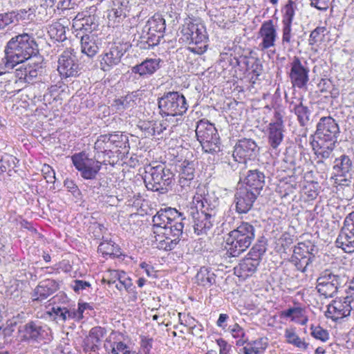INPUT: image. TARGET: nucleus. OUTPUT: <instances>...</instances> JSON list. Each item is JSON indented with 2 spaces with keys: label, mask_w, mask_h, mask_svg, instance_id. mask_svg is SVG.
Segmentation results:
<instances>
[{
  "label": "nucleus",
  "mask_w": 354,
  "mask_h": 354,
  "mask_svg": "<svg viewBox=\"0 0 354 354\" xmlns=\"http://www.w3.org/2000/svg\"><path fill=\"white\" fill-rule=\"evenodd\" d=\"M4 57L0 62V75H6L19 64L39 57L38 45L32 35L23 33L12 37L4 48Z\"/></svg>",
  "instance_id": "obj_1"
},
{
  "label": "nucleus",
  "mask_w": 354,
  "mask_h": 354,
  "mask_svg": "<svg viewBox=\"0 0 354 354\" xmlns=\"http://www.w3.org/2000/svg\"><path fill=\"white\" fill-rule=\"evenodd\" d=\"M193 203L195 207H191L188 214L193 220L194 232L198 235L206 234L213 226L218 201L216 199L211 201L210 196L205 194V191L198 188L193 198Z\"/></svg>",
  "instance_id": "obj_2"
},
{
  "label": "nucleus",
  "mask_w": 354,
  "mask_h": 354,
  "mask_svg": "<svg viewBox=\"0 0 354 354\" xmlns=\"http://www.w3.org/2000/svg\"><path fill=\"white\" fill-rule=\"evenodd\" d=\"M339 134V128L335 120L330 116L322 117L317 124L313 149L317 158L328 159L330 157Z\"/></svg>",
  "instance_id": "obj_3"
},
{
  "label": "nucleus",
  "mask_w": 354,
  "mask_h": 354,
  "mask_svg": "<svg viewBox=\"0 0 354 354\" xmlns=\"http://www.w3.org/2000/svg\"><path fill=\"white\" fill-rule=\"evenodd\" d=\"M181 39L189 45L188 49L195 54L202 55L207 49L208 35L205 25L197 19H186L180 27Z\"/></svg>",
  "instance_id": "obj_4"
},
{
  "label": "nucleus",
  "mask_w": 354,
  "mask_h": 354,
  "mask_svg": "<svg viewBox=\"0 0 354 354\" xmlns=\"http://www.w3.org/2000/svg\"><path fill=\"white\" fill-rule=\"evenodd\" d=\"M254 237V227L248 222H242L229 233L227 253L231 257H238L250 246Z\"/></svg>",
  "instance_id": "obj_5"
},
{
  "label": "nucleus",
  "mask_w": 354,
  "mask_h": 354,
  "mask_svg": "<svg viewBox=\"0 0 354 354\" xmlns=\"http://www.w3.org/2000/svg\"><path fill=\"white\" fill-rule=\"evenodd\" d=\"M346 296L336 298L327 306L326 316L334 321L354 316V278L348 283Z\"/></svg>",
  "instance_id": "obj_6"
},
{
  "label": "nucleus",
  "mask_w": 354,
  "mask_h": 354,
  "mask_svg": "<svg viewBox=\"0 0 354 354\" xmlns=\"http://www.w3.org/2000/svg\"><path fill=\"white\" fill-rule=\"evenodd\" d=\"M173 176L172 172L162 165L148 166L145 168L144 182L149 190L163 192L171 184Z\"/></svg>",
  "instance_id": "obj_7"
},
{
  "label": "nucleus",
  "mask_w": 354,
  "mask_h": 354,
  "mask_svg": "<svg viewBox=\"0 0 354 354\" xmlns=\"http://www.w3.org/2000/svg\"><path fill=\"white\" fill-rule=\"evenodd\" d=\"M196 136L206 153H216L221 150L220 138L214 125L207 120H201L196 128Z\"/></svg>",
  "instance_id": "obj_8"
},
{
  "label": "nucleus",
  "mask_w": 354,
  "mask_h": 354,
  "mask_svg": "<svg viewBox=\"0 0 354 354\" xmlns=\"http://www.w3.org/2000/svg\"><path fill=\"white\" fill-rule=\"evenodd\" d=\"M188 107L185 97L177 91L168 92L158 99V108L162 115L181 116Z\"/></svg>",
  "instance_id": "obj_9"
},
{
  "label": "nucleus",
  "mask_w": 354,
  "mask_h": 354,
  "mask_svg": "<svg viewBox=\"0 0 354 354\" xmlns=\"http://www.w3.org/2000/svg\"><path fill=\"white\" fill-rule=\"evenodd\" d=\"M19 333L21 341L28 343L47 342L53 339L50 328L38 321H30L21 326Z\"/></svg>",
  "instance_id": "obj_10"
},
{
  "label": "nucleus",
  "mask_w": 354,
  "mask_h": 354,
  "mask_svg": "<svg viewBox=\"0 0 354 354\" xmlns=\"http://www.w3.org/2000/svg\"><path fill=\"white\" fill-rule=\"evenodd\" d=\"M278 38L277 26L273 20L263 21L257 33L258 49L262 52L274 54Z\"/></svg>",
  "instance_id": "obj_11"
},
{
  "label": "nucleus",
  "mask_w": 354,
  "mask_h": 354,
  "mask_svg": "<svg viewBox=\"0 0 354 354\" xmlns=\"http://www.w3.org/2000/svg\"><path fill=\"white\" fill-rule=\"evenodd\" d=\"M345 282V277L335 274L330 270L321 272L317 280V292L325 298L333 297Z\"/></svg>",
  "instance_id": "obj_12"
},
{
  "label": "nucleus",
  "mask_w": 354,
  "mask_h": 354,
  "mask_svg": "<svg viewBox=\"0 0 354 354\" xmlns=\"http://www.w3.org/2000/svg\"><path fill=\"white\" fill-rule=\"evenodd\" d=\"M315 248V245L310 241L298 243L295 246L290 261L297 270L302 272L307 271L314 260Z\"/></svg>",
  "instance_id": "obj_13"
},
{
  "label": "nucleus",
  "mask_w": 354,
  "mask_h": 354,
  "mask_svg": "<svg viewBox=\"0 0 354 354\" xmlns=\"http://www.w3.org/2000/svg\"><path fill=\"white\" fill-rule=\"evenodd\" d=\"M71 159L75 168L80 171L82 177L85 179L95 178L100 169V165L103 163L102 160L96 158V156L94 158H91L85 151L75 153Z\"/></svg>",
  "instance_id": "obj_14"
},
{
  "label": "nucleus",
  "mask_w": 354,
  "mask_h": 354,
  "mask_svg": "<svg viewBox=\"0 0 354 354\" xmlns=\"http://www.w3.org/2000/svg\"><path fill=\"white\" fill-rule=\"evenodd\" d=\"M183 227V223H177L170 229H166L165 232L153 233V245L159 250L165 251L174 250L180 241Z\"/></svg>",
  "instance_id": "obj_15"
},
{
  "label": "nucleus",
  "mask_w": 354,
  "mask_h": 354,
  "mask_svg": "<svg viewBox=\"0 0 354 354\" xmlns=\"http://www.w3.org/2000/svg\"><path fill=\"white\" fill-rule=\"evenodd\" d=\"M182 214L176 209L168 207L160 209L153 216V233L165 232L166 229H170L176 223H183Z\"/></svg>",
  "instance_id": "obj_16"
},
{
  "label": "nucleus",
  "mask_w": 354,
  "mask_h": 354,
  "mask_svg": "<svg viewBox=\"0 0 354 354\" xmlns=\"http://www.w3.org/2000/svg\"><path fill=\"white\" fill-rule=\"evenodd\" d=\"M259 153V147L256 142L250 138L239 140L234 146L233 157L239 162L254 160Z\"/></svg>",
  "instance_id": "obj_17"
},
{
  "label": "nucleus",
  "mask_w": 354,
  "mask_h": 354,
  "mask_svg": "<svg viewBox=\"0 0 354 354\" xmlns=\"http://www.w3.org/2000/svg\"><path fill=\"white\" fill-rule=\"evenodd\" d=\"M80 70L76 55L73 49L64 50L58 59L57 71L62 77H76Z\"/></svg>",
  "instance_id": "obj_18"
},
{
  "label": "nucleus",
  "mask_w": 354,
  "mask_h": 354,
  "mask_svg": "<svg viewBox=\"0 0 354 354\" xmlns=\"http://www.w3.org/2000/svg\"><path fill=\"white\" fill-rule=\"evenodd\" d=\"M305 61H301L298 57H294L290 64L289 77L294 87L303 88L309 80V68Z\"/></svg>",
  "instance_id": "obj_19"
},
{
  "label": "nucleus",
  "mask_w": 354,
  "mask_h": 354,
  "mask_svg": "<svg viewBox=\"0 0 354 354\" xmlns=\"http://www.w3.org/2000/svg\"><path fill=\"white\" fill-rule=\"evenodd\" d=\"M274 122H271L268 127V142L272 150H277L283 140L284 125L282 116L275 112Z\"/></svg>",
  "instance_id": "obj_20"
},
{
  "label": "nucleus",
  "mask_w": 354,
  "mask_h": 354,
  "mask_svg": "<svg viewBox=\"0 0 354 354\" xmlns=\"http://www.w3.org/2000/svg\"><path fill=\"white\" fill-rule=\"evenodd\" d=\"M263 251L258 250L255 252V248H252V250L248 254V257L243 259L239 267L235 268L236 272L239 273V276L247 277L252 275L257 270L259 265V260Z\"/></svg>",
  "instance_id": "obj_21"
},
{
  "label": "nucleus",
  "mask_w": 354,
  "mask_h": 354,
  "mask_svg": "<svg viewBox=\"0 0 354 354\" xmlns=\"http://www.w3.org/2000/svg\"><path fill=\"white\" fill-rule=\"evenodd\" d=\"M259 194L239 187L234 196L236 211L239 214L247 213L252 207Z\"/></svg>",
  "instance_id": "obj_22"
},
{
  "label": "nucleus",
  "mask_w": 354,
  "mask_h": 354,
  "mask_svg": "<svg viewBox=\"0 0 354 354\" xmlns=\"http://www.w3.org/2000/svg\"><path fill=\"white\" fill-rule=\"evenodd\" d=\"M243 182L241 187L259 195L265 185V175L258 169L248 170Z\"/></svg>",
  "instance_id": "obj_23"
},
{
  "label": "nucleus",
  "mask_w": 354,
  "mask_h": 354,
  "mask_svg": "<svg viewBox=\"0 0 354 354\" xmlns=\"http://www.w3.org/2000/svg\"><path fill=\"white\" fill-rule=\"evenodd\" d=\"M59 289V284L52 279H47L39 283L32 295L33 301H42Z\"/></svg>",
  "instance_id": "obj_24"
},
{
  "label": "nucleus",
  "mask_w": 354,
  "mask_h": 354,
  "mask_svg": "<svg viewBox=\"0 0 354 354\" xmlns=\"http://www.w3.org/2000/svg\"><path fill=\"white\" fill-rule=\"evenodd\" d=\"M95 149L97 150L96 158L102 160L103 164H111V134H104L98 137L95 142Z\"/></svg>",
  "instance_id": "obj_25"
},
{
  "label": "nucleus",
  "mask_w": 354,
  "mask_h": 354,
  "mask_svg": "<svg viewBox=\"0 0 354 354\" xmlns=\"http://www.w3.org/2000/svg\"><path fill=\"white\" fill-rule=\"evenodd\" d=\"M98 26V22L95 15L78 14L73 21V28L75 31L91 32Z\"/></svg>",
  "instance_id": "obj_26"
},
{
  "label": "nucleus",
  "mask_w": 354,
  "mask_h": 354,
  "mask_svg": "<svg viewBox=\"0 0 354 354\" xmlns=\"http://www.w3.org/2000/svg\"><path fill=\"white\" fill-rule=\"evenodd\" d=\"M104 330L101 327L93 328L88 336L83 341V348L85 352L100 350L101 339L103 337Z\"/></svg>",
  "instance_id": "obj_27"
},
{
  "label": "nucleus",
  "mask_w": 354,
  "mask_h": 354,
  "mask_svg": "<svg viewBox=\"0 0 354 354\" xmlns=\"http://www.w3.org/2000/svg\"><path fill=\"white\" fill-rule=\"evenodd\" d=\"M27 64H24L25 66L24 77L27 84H30L38 75L43 73L44 62L41 57H35L28 60Z\"/></svg>",
  "instance_id": "obj_28"
},
{
  "label": "nucleus",
  "mask_w": 354,
  "mask_h": 354,
  "mask_svg": "<svg viewBox=\"0 0 354 354\" xmlns=\"http://www.w3.org/2000/svg\"><path fill=\"white\" fill-rule=\"evenodd\" d=\"M160 59L150 58L146 59L140 64H137L133 67L132 71L138 73L144 77H148L155 73L160 67Z\"/></svg>",
  "instance_id": "obj_29"
},
{
  "label": "nucleus",
  "mask_w": 354,
  "mask_h": 354,
  "mask_svg": "<svg viewBox=\"0 0 354 354\" xmlns=\"http://www.w3.org/2000/svg\"><path fill=\"white\" fill-rule=\"evenodd\" d=\"M279 317L283 319H290L291 322H295L300 325H306L308 322V317L306 315L305 308L297 306L282 310Z\"/></svg>",
  "instance_id": "obj_30"
},
{
  "label": "nucleus",
  "mask_w": 354,
  "mask_h": 354,
  "mask_svg": "<svg viewBox=\"0 0 354 354\" xmlns=\"http://www.w3.org/2000/svg\"><path fill=\"white\" fill-rule=\"evenodd\" d=\"M336 245L344 252L351 254L354 252V232L341 229L336 239Z\"/></svg>",
  "instance_id": "obj_31"
},
{
  "label": "nucleus",
  "mask_w": 354,
  "mask_h": 354,
  "mask_svg": "<svg viewBox=\"0 0 354 354\" xmlns=\"http://www.w3.org/2000/svg\"><path fill=\"white\" fill-rule=\"evenodd\" d=\"M268 346V339L260 337L246 342V345L241 351L243 354H263Z\"/></svg>",
  "instance_id": "obj_32"
},
{
  "label": "nucleus",
  "mask_w": 354,
  "mask_h": 354,
  "mask_svg": "<svg viewBox=\"0 0 354 354\" xmlns=\"http://www.w3.org/2000/svg\"><path fill=\"white\" fill-rule=\"evenodd\" d=\"M129 142L127 137L121 138L120 140H113L112 135V158H116L115 162L123 160L129 153Z\"/></svg>",
  "instance_id": "obj_33"
},
{
  "label": "nucleus",
  "mask_w": 354,
  "mask_h": 354,
  "mask_svg": "<svg viewBox=\"0 0 354 354\" xmlns=\"http://www.w3.org/2000/svg\"><path fill=\"white\" fill-rule=\"evenodd\" d=\"M46 314L56 322H64L68 319L75 318V313L71 311V309L59 305L53 306L50 310L46 312Z\"/></svg>",
  "instance_id": "obj_34"
},
{
  "label": "nucleus",
  "mask_w": 354,
  "mask_h": 354,
  "mask_svg": "<svg viewBox=\"0 0 354 354\" xmlns=\"http://www.w3.org/2000/svg\"><path fill=\"white\" fill-rule=\"evenodd\" d=\"M146 28H147L148 30V39H150L151 37H155L156 33L160 34V35L158 36L157 42H158L160 38L162 36V33L165 30V21L160 16H154L147 21Z\"/></svg>",
  "instance_id": "obj_35"
},
{
  "label": "nucleus",
  "mask_w": 354,
  "mask_h": 354,
  "mask_svg": "<svg viewBox=\"0 0 354 354\" xmlns=\"http://www.w3.org/2000/svg\"><path fill=\"white\" fill-rule=\"evenodd\" d=\"M81 51L89 57H93L98 50L94 35H83L80 36Z\"/></svg>",
  "instance_id": "obj_36"
},
{
  "label": "nucleus",
  "mask_w": 354,
  "mask_h": 354,
  "mask_svg": "<svg viewBox=\"0 0 354 354\" xmlns=\"http://www.w3.org/2000/svg\"><path fill=\"white\" fill-rule=\"evenodd\" d=\"M196 283L204 287H210L216 283V275L207 267H201L196 275Z\"/></svg>",
  "instance_id": "obj_37"
},
{
  "label": "nucleus",
  "mask_w": 354,
  "mask_h": 354,
  "mask_svg": "<svg viewBox=\"0 0 354 354\" xmlns=\"http://www.w3.org/2000/svg\"><path fill=\"white\" fill-rule=\"evenodd\" d=\"M351 167L352 162L348 156L342 155L334 161L333 170L336 176H346Z\"/></svg>",
  "instance_id": "obj_38"
},
{
  "label": "nucleus",
  "mask_w": 354,
  "mask_h": 354,
  "mask_svg": "<svg viewBox=\"0 0 354 354\" xmlns=\"http://www.w3.org/2000/svg\"><path fill=\"white\" fill-rule=\"evenodd\" d=\"M48 32L51 39L57 41H64L67 39L66 26L59 21L53 22L50 25Z\"/></svg>",
  "instance_id": "obj_39"
},
{
  "label": "nucleus",
  "mask_w": 354,
  "mask_h": 354,
  "mask_svg": "<svg viewBox=\"0 0 354 354\" xmlns=\"http://www.w3.org/2000/svg\"><path fill=\"white\" fill-rule=\"evenodd\" d=\"M290 109L297 116V120L301 126H305L310 120V111L309 109L304 106L301 102L298 104H291Z\"/></svg>",
  "instance_id": "obj_40"
},
{
  "label": "nucleus",
  "mask_w": 354,
  "mask_h": 354,
  "mask_svg": "<svg viewBox=\"0 0 354 354\" xmlns=\"http://www.w3.org/2000/svg\"><path fill=\"white\" fill-rule=\"evenodd\" d=\"M25 70V66H22L21 65L19 68H16L13 73H10L9 71H8V72L6 73L12 76L10 81H13L15 84L17 85V87H21L17 88V92L20 91L21 89L25 87L27 84L26 78L24 77Z\"/></svg>",
  "instance_id": "obj_41"
},
{
  "label": "nucleus",
  "mask_w": 354,
  "mask_h": 354,
  "mask_svg": "<svg viewBox=\"0 0 354 354\" xmlns=\"http://www.w3.org/2000/svg\"><path fill=\"white\" fill-rule=\"evenodd\" d=\"M284 337L288 344L304 350L308 348V344L304 339H301L293 329L286 328Z\"/></svg>",
  "instance_id": "obj_42"
},
{
  "label": "nucleus",
  "mask_w": 354,
  "mask_h": 354,
  "mask_svg": "<svg viewBox=\"0 0 354 354\" xmlns=\"http://www.w3.org/2000/svg\"><path fill=\"white\" fill-rule=\"evenodd\" d=\"M17 159L12 155L5 153L0 156V174L10 172L16 166Z\"/></svg>",
  "instance_id": "obj_43"
},
{
  "label": "nucleus",
  "mask_w": 354,
  "mask_h": 354,
  "mask_svg": "<svg viewBox=\"0 0 354 354\" xmlns=\"http://www.w3.org/2000/svg\"><path fill=\"white\" fill-rule=\"evenodd\" d=\"M298 185L296 178L294 176H290L286 180L280 183L279 189L281 193L283 192V196H286L290 194H293L297 189Z\"/></svg>",
  "instance_id": "obj_44"
},
{
  "label": "nucleus",
  "mask_w": 354,
  "mask_h": 354,
  "mask_svg": "<svg viewBox=\"0 0 354 354\" xmlns=\"http://www.w3.org/2000/svg\"><path fill=\"white\" fill-rule=\"evenodd\" d=\"M136 104L135 95L133 94H128L120 99L115 100L112 106H115L118 111H123L124 109L133 107Z\"/></svg>",
  "instance_id": "obj_45"
},
{
  "label": "nucleus",
  "mask_w": 354,
  "mask_h": 354,
  "mask_svg": "<svg viewBox=\"0 0 354 354\" xmlns=\"http://www.w3.org/2000/svg\"><path fill=\"white\" fill-rule=\"evenodd\" d=\"M282 24H292L295 15V3L292 0H288L283 8Z\"/></svg>",
  "instance_id": "obj_46"
},
{
  "label": "nucleus",
  "mask_w": 354,
  "mask_h": 354,
  "mask_svg": "<svg viewBox=\"0 0 354 354\" xmlns=\"http://www.w3.org/2000/svg\"><path fill=\"white\" fill-rule=\"evenodd\" d=\"M292 24H282L281 44L285 47H290L292 44L293 34L292 32Z\"/></svg>",
  "instance_id": "obj_47"
},
{
  "label": "nucleus",
  "mask_w": 354,
  "mask_h": 354,
  "mask_svg": "<svg viewBox=\"0 0 354 354\" xmlns=\"http://www.w3.org/2000/svg\"><path fill=\"white\" fill-rule=\"evenodd\" d=\"M15 25L20 21L29 20L30 16L32 14L31 8L11 10Z\"/></svg>",
  "instance_id": "obj_48"
},
{
  "label": "nucleus",
  "mask_w": 354,
  "mask_h": 354,
  "mask_svg": "<svg viewBox=\"0 0 354 354\" xmlns=\"http://www.w3.org/2000/svg\"><path fill=\"white\" fill-rule=\"evenodd\" d=\"M245 63L247 65V71L249 74H251V80L254 82L261 74L262 65L259 64L258 61H253L251 63L250 61H247Z\"/></svg>",
  "instance_id": "obj_49"
},
{
  "label": "nucleus",
  "mask_w": 354,
  "mask_h": 354,
  "mask_svg": "<svg viewBox=\"0 0 354 354\" xmlns=\"http://www.w3.org/2000/svg\"><path fill=\"white\" fill-rule=\"evenodd\" d=\"M310 334L311 335L322 342H326L329 339V333L328 330L324 329L319 326H313L312 325L310 327Z\"/></svg>",
  "instance_id": "obj_50"
},
{
  "label": "nucleus",
  "mask_w": 354,
  "mask_h": 354,
  "mask_svg": "<svg viewBox=\"0 0 354 354\" xmlns=\"http://www.w3.org/2000/svg\"><path fill=\"white\" fill-rule=\"evenodd\" d=\"M179 175L186 176L187 178H194V167L192 162L187 160L183 161L180 165Z\"/></svg>",
  "instance_id": "obj_51"
},
{
  "label": "nucleus",
  "mask_w": 354,
  "mask_h": 354,
  "mask_svg": "<svg viewBox=\"0 0 354 354\" xmlns=\"http://www.w3.org/2000/svg\"><path fill=\"white\" fill-rule=\"evenodd\" d=\"M326 31V28L324 26L317 27L315 30H313L309 37L308 42L309 45H314L322 40L324 37V32Z\"/></svg>",
  "instance_id": "obj_52"
},
{
  "label": "nucleus",
  "mask_w": 354,
  "mask_h": 354,
  "mask_svg": "<svg viewBox=\"0 0 354 354\" xmlns=\"http://www.w3.org/2000/svg\"><path fill=\"white\" fill-rule=\"evenodd\" d=\"M113 279L117 281L122 282L124 286H132L131 279L123 271L112 270V279Z\"/></svg>",
  "instance_id": "obj_53"
},
{
  "label": "nucleus",
  "mask_w": 354,
  "mask_h": 354,
  "mask_svg": "<svg viewBox=\"0 0 354 354\" xmlns=\"http://www.w3.org/2000/svg\"><path fill=\"white\" fill-rule=\"evenodd\" d=\"M296 156L297 152L294 148L289 147L286 149V152L284 153L283 161L290 165V167L294 169L296 165Z\"/></svg>",
  "instance_id": "obj_54"
},
{
  "label": "nucleus",
  "mask_w": 354,
  "mask_h": 354,
  "mask_svg": "<svg viewBox=\"0 0 354 354\" xmlns=\"http://www.w3.org/2000/svg\"><path fill=\"white\" fill-rule=\"evenodd\" d=\"M114 46H112V56L113 55V50L116 52V58L115 59H118L120 58L124 53L127 51L129 48V44L127 42L121 41H114Z\"/></svg>",
  "instance_id": "obj_55"
},
{
  "label": "nucleus",
  "mask_w": 354,
  "mask_h": 354,
  "mask_svg": "<svg viewBox=\"0 0 354 354\" xmlns=\"http://www.w3.org/2000/svg\"><path fill=\"white\" fill-rule=\"evenodd\" d=\"M153 338L149 336H140V351L145 354H149L152 348Z\"/></svg>",
  "instance_id": "obj_56"
},
{
  "label": "nucleus",
  "mask_w": 354,
  "mask_h": 354,
  "mask_svg": "<svg viewBox=\"0 0 354 354\" xmlns=\"http://www.w3.org/2000/svg\"><path fill=\"white\" fill-rule=\"evenodd\" d=\"M10 24H15L11 11L0 14V30Z\"/></svg>",
  "instance_id": "obj_57"
},
{
  "label": "nucleus",
  "mask_w": 354,
  "mask_h": 354,
  "mask_svg": "<svg viewBox=\"0 0 354 354\" xmlns=\"http://www.w3.org/2000/svg\"><path fill=\"white\" fill-rule=\"evenodd\" d=\"M129 347L122 342H115L112 347V354H130Z\"/></svg>",
  "instance_id": "obj_58"
},
{
  "label": "nucleus",
  "mask_w": 354,
  "mask_h": 354,
  "mask_svg": "<svg viewBox=\"0 0 354 354\" xmlns=\"http://www.w3.org/2000/svg\"><path fill=\"white\" fill-rule=\"evenodd\" d=\"M41 171L47 183H53L55 180V172L48 165H44Z\"/></svg>",
  "instance_id": "obj_59"
},
{
  "label": "nucleus",
  "mask_w": 354,
  "mask_h": 354,
  "mask_svg": "<svg viewBox=\"0 0 354 354\" xmlns=\"http://www.w3.org/2000/svg\"><path fill=\"white\" fill-rule=\"evenodd\" d=\"M6 294L14 299L21 297V290L19 289V283L17 281H15L12 284L8 287Z\"/></svg>",
  "instance_id": "obj_60"
},
{
  "label": "nucleus",
  "mask_w": 354,
  "mask_h": 354,
  "mask_svg": "<svg viewBox=\"0 0 354 354\" xmlns=\"http://www.w3.org/2000/svg\"><path fill=\"white\" fill-rule=\"evenodd\" d=\"M111 50L105 52L102 56L100 60V66L104 71H109L111 70V57L109 54Z\"/></svg>",
  "instance_id": "obj_61"
},
{
  "label": "nucleus",
  "mask_w": 354,
  "mask_h": 354,
  "mask_svg": "<svg viewBox=\"0 0 354 354\" xmlns=\"http://www.w3.org/2000/svg\"><path fill=\"white\" fill-rule=\"evenodd\" d=\"M139 268L144 270L147 277L151 278L156 277V271L151 263L142 261L140 263Z\"/></svg>",
  "instance_id": "obj_62"
},
{
  "label": "nucleus",
  "mask_w": 354,
  "mask_h": 354,
  "mask_svg": "<svg viewBox=\"0 0 354 354\" xmlns=\"http://www.w3.org/2000/svg\"><path fill=\"white\" fill-rule=\"evenodd\" d=\"M342 228L348 230L349 232L354 233V212H352L346 216Z\"/></svg>",
  "instance_id": "obj_63"
},
{
  "label": "nucleus",
  "mask_w": 354,
  "mask_h": 354,
  "mask_svg": "<svg viewBox=\"0 0 354 354\" xmlns=\"http://www.w3.org/2000/svg\"><path fill=\"white\" fill-rule=\"evenodd\" d=\"M64 185L68 192L72 193L74 196L77 197L80 195V189L73 180L66 179L64 180Z\"/></svg>",
  "instance_id": "obj_64"
}]
</instances>
